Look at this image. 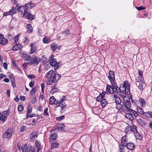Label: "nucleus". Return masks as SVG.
<instances>
[{"label":"nucleus","instance_id":"obj_15","mask_svg":"<svg viewBox=\"0 0 152 152\" xmlns=\"http://www.w3.org/2000/svg\"><path fill=\"white\" fill-rule=\"evenodd\" d=\"M126 135H125L122 137L121 139V142L122 145L124 147H125V145L126 144L127 141L126 139Z\"/></svg>","mask_w":152,"mask_h":152},{"label":"nucleus","instance_id":"obj_34","mask_svg":"<svg viewBox=\"0 0 152 152\" xmlns=\"http://www.w3.org/2000/svg\"><path fill=\"white\" fill-rule=\"evenodd\" d=\"M19 52L20 53V55L22 57L25 58L27 56V54L26 53H24V52L22 53L23 51L21 50Z\"/></svg>","mask_w":152,"mask_h":152},{"label":"nucleus","instance_id":"obj_57","mask_svg":"<svg viewBox=\"0 0 152 152\" xmlns=\"http://www.w3.org/2000/svg\"><path fill=\"white\" fill-rule=\"evenodd\" d=\"M37 120L38 119L37 118L36 119H33L32 121V123L33 124H32V125H35V124L36 123Z\"/></svg>","mask_w":152,"mask_h":152},{"label":"nucleus","instance_id":"obj_2","mask_svg":"<svg viewBox=\"0 0 152 152\" xmlns=\"http://www.w3.org/2000/svg\"><path fill=\"white\" fill-rule=\"evenodd\" d=\"M130 86L127 81H125L122 86L119 88L118 87L117 92L118 93L119 91L120 93H125L127 95H129L130 94Z\"/></svg>","mask_w":152,"mask_h":152},{"label":"nucleus","instance_id":"obj_10","mask_svg":"<svg viewBox=\"0 0 152 152\" xmlns=\"http://www.w3.org/2000/svg\"><path fill=\"white\" fill-rule=\"evenodd\" d=\"M16 9L15 7H13L12 9L9 11L4 13L3 16H5L8 15H12L14 14L16 12Z\"/></svg>","mask_w":152,"mask_h":152},{"label":"nucleus","instance_id":"obj_27","mask_svg":"<svg viewBox=\"0 0 152 152\" xmlns=\"http://www.w3.org/2000/svg\"><path fill=\"white\" fill-rule=\"evenodd\" d=\"M114 98L115 100V103L116 104L121 103V101L119 97L117 96L116 95H114Z\"/></svg>","mask_w":152,"mask_h":152},{"label":"nucleus","instance_id":"obj_48","mask_svg":"<svg viewBox=\"0 0 152 152\" xmlns=\"http://www.w3.org/2000/svg\"><path fill=\"white\" fill-rule=\"evenodd\" d=\"M58 126L59 127V128H61L63 129H64V128L65 127V125L64 124L62 123L59 124Z\"/></svg>","mask_w":152,"mask_h":152},{"label":"nucleus","instance_id":"obj_18","mask_svg":"<svg viewBox=\"0 0 152 152\" xmlns=\"http://www.w3.org/2000/svg\"><path fill=\"white\" fill-rule=\"evenodd\" d=\"M130 114H126L125 116L128 119L132 121L134 119L133 115L131 113H130Z\"/></svg>","mask_w":152,"mask_h":152},{"label":"nucleus","instance_id":"obj_44","mask_svg":"<svg viewBox=\"0 0 152 152\" xmlns=\"http://www.w3.org/2000/svg\"><path fill=\"white\" fill-rule=\"evenodd\" d=\"M35 146L36 148L40 147V143L39 142L38 140H36L35 142Z\"/></svg>","mask_w":152,"mask_h":152},{"label":"nucleus","instance_id":"obj_49","mask_svg":"<svg viewBox=\"0 0 152 152\" xmlns=\"http://www.w3.org/2000/svg\"><path fill=\"white\" fill-rule=\"evenodd\" d=\"M28 77L31 79H33L35 77V76L34 75L31 74L27 76Z\"/></svg>","mask_w":152,"mask_h":152},{"label":"nucleus","instance_id":"obj_16","mask_svg":"<svg viewBox=\"0 0 152 152\" xmlns=\"http://www.w3.org/2000/svg\"><path fill=\"white\" fill-rule=\"evenodd\" d=\"M144 118L145 119H146V118L150 117L152 118V112L149 111L146 112L144 115Z\"/></svg>","mask_w":152,"mask_h":152},{"label":"nucleus","instance_id":"obj_62","mask_svg":"<svg viewBox=\"0 0 152 152\" xmlns=\"http://www.w3.org/2000/svg\"><path fill=\"white\" fill-rule=\"evenodd\" d=\"M138 74L140 76L142 77V71H140L139 70H138Z\"/></svg>","mask_w":152,"mask_h":152},{"label":"nucleus","instance_id":"obj_28","mask_svg":"<svg viewBox=\"0 0 152 152\" xmlns=\"http://www.w3.org/2000/svg\"><path fill=\"white\" fill-rule=\"evenodd\" d=\"M137 111L138 113L141 115H144L145 113L141 108H140L139 107L137 108Z\"/></svg>","mask_w":152,"mask_h":152},{"label":"nucleus","instance_id":"obj_33","mask_svg":"<svg viewBox=\"0 0 152 152\" xmlns=\"http://www.w3.org/2000/svg\"><path fill=\"white\" fill-rule=\"evenodd\" d=\"M140 103L142 104V106H144L145 105V102L144 99L142 98L140 99Z\"/></svg>","mask_w":152,"mask_h":152},{"label":"nucleus","instance_id":"obj_11","mask_svg":"<svg viewBox=\"0 0 152 152\" xmlns=\"http://www.w3.org/2000/svg\"><path fill=\"white\" fill-rule=\"evenodd\" d=\"M125 146H126L128 149L131 150H133L135 148V146L134 144L132 142H129L127 143L125 145Z\"/></svg>","mask_w":152,"mask_h":152},{"label":"nucleus","instance_id":"obj_39","mask_svg":"<svg viewBox=\"0 0 152 152\" xmlns=\"http://www.w3.org/2000/svg\"><path fill=\"white\" fill-rule=\"evenodd\" d=\"M48 108H46L45 109V110H44V113H43V115H45L46 116H48L49 115V114L48 113Z\"/></svg>","mask_w":152,"mask_h":152},{"label":"nucleus","instance_id":"obj_51","mask_svg":"<svg viewBox=\"0 0 152 152\" xmlns=\"http://www.w3.org/2000/svg\"><path fill=\"white\" fill-rule=\"evenodd\" d=\"M37 101L35 97L32 98L31 100V103L32 104H34L36 103Z\"/></svg>","mask_w":152,"mask_h":152},{"label":"nucleus","instance_id":"obj_58","mask_svg":"<svg viewBox=\"0 0 152 152\" xmlns=\"http://www.w3.org/2000/svg\"><path fill=\"white\" fill-rule=\"evenodd\" d=\"M26 127L25 126H22L21 128V129H20V131L22 132H23L26 129Z\"/></svg>","mask_w":152,"mask_h":152},{"label":"nucleus","instance_id":"obj_59","mask_svg":"<svg viewBox=\"0 0 152 152\" xmlns=\"http://www.w3.org/2000/svg\"><path fill=\"white\" fill-rule=\"evenodd\" d=\"M34 84V81H32L29 83V86L30 87H32L33 86Z\"/></svg>","mask_w":152,"mask_h":152},{"label":"nucleus","instance_id":"obj_23","mask_svg":"<svg viewBox=\"0 0 152 152\" xmlns=\"http://www.w3.org/2000/svg\"><path fill=\"white\" fill-rule=\"evenodd\" d=\"M26 28L28 29L27 32L29 33L33 31L32 27L30 24H28L27 25Z\"/></svg>","mask_w":152,"mask_h":152},{"label":"nucleus","instance_id":"obj_3","mask_svg":"<svg viewBox=\"0 0 152 152\" xmlns=\"http://www.w3.org/2000/svg\"><path fill=\"white\" fill-rule=\"evenodd\" d=\"M56 72L54 71V73L52 74V76L48 82V85H51L53 83H56L61 78V75L59 74H56Z\"/></svg>","mask_w":152,"mask_h":152},{"label":"nucleus","instance_id":"obj_13","mask_svg":"<svg viewBox=\"0 0 152 152\" xmlns=\"http://www.w3.org/2000/svg\"><path fill=\"white\" fill-rule=\"evenodd\" d=\"M8 42V40L4 37L0 38V44L2 45H6Z\"/></svg>","mask_w":152,"mask_h":152},{"label":"nucleus","instance_id":"obj_63","mask_svg":"<svg viewBox=\"0 0 152 152\" xmlns=\"http://www.w3.org/2000/svg\"><path fill=\"white\" fill-rule=\"evenodd\" d=\"M64 34H66V35L69 34L70 33V31L69 30H67L63 32Z\"/></svg>","mask_w":152,"mask_h":152},{"label":"nucleus","instance_id":"obj_50","mask_svg":"<svg viewBox=\"0 0 152 152\" xmlns=\"http://www.w3.org/2000/svg\"><path fill=\"white\" fill-rule=\"evenodd\" d=\"M26 57L25 58L24 60L25 61H30L31 59V56L29 55H27V56H26Z\"/></svg>","mask_w":152,"mask_h":152},{"label":"nucleus","instance_id":"obj_64","mask_svg":"<svg viewBox=\"0 0 152 152\" xmlns=\"http://www.w3.org/2000/svg\"><path fill=\"white\" fill-rule=\"evenodd\" d=\"M7 64L6 62H4L3 63V66L5 69L7 68Z\"/></svg>","mask_w":152,"mask_h":152},{"label":"nucleus","instance_id":"obj_52","mask_svg":"<svg viewBox=\"0 0 152 152\" xmlns=\"http://www.w3.org/2000/svg\"><path fill=\"white\" fill-rule=\"evenodd\" d=\"M136 8L137 10H144L145 9V8L142 6H140L139 7H136Z\"/></svg>","mask_w":152,"mask_h":152},{"label":"nucleus","instance_id":"obj_29","mask_svg":"<svg viewBox=\"0 0 152 152\" xmlns=\"http://www.w3.org/2000/svg\"><path fill=\"white\" fill-rule=\"evenodd\" d=\"M136 84L138 86V88L141 90L143 89V84L142 83H140L138 82L137 83H136Z\"/></svg>","mask_w":152,"mask_h":152},{"label":"nucleus","instance_id":"obj_7","mask_svg":"<svg viewBox=\"0 0 152 152\" xmlns=\"http://www.w3.org/2000/svg\"><path fill=\"white\" fill-rule=\"evenodd\" d=\"M40 62V59L38 58L35 56H33L32 57L31 60L28 62V64L32 65L34 64L37 65Z\"/></svg>","mask_w":152,"mask_h":152},{"label":"nucleus","instance_id":"obj_22","mask_svg":"<svg viewBox=\"0 0 152 152\" xmlns=\"http://www.w3.org/2000/svg\"><path fill=\"white\" fill-rule=\"evenodd\" d=\"M56 101V99H55L54 96H52L50 98L49 100V103L51 105H53L55 103Z\"/></svg>","mask_w":152,"mask_h":152},{"label":"nucleus","instance_id":"obj_42","mask_svg":"<svg viewBox=\"0 0 152 152\" xmlns=\"http://www.w3.org/2000/svg\"><path fill=\"white\" fill-rule=\"evenodd\" d=\"M130 110L132 112V113L133 115V116L134 115L135 117H136L138 116V113L136 112L131 109H130Z\"/></svg>","mask_w":152,"mask_h":152},{"label":"nucleus","instance_id":"obj_45","mask_svg":"<svg viewBox=\"0 0 152 152\" xmlns=\"http://www.w3.org/2000/svg\"><path fill=\"white\" fill-rule=\"evenodd\" d=\"M32 110L31 107L29 106L28 108H27V112L26 113V115H28V113H31L32 111Z\"/></svg>","mask_w":152,"mask_h":152},{"label":"nucleus","instance_id":"obj_35","mask_svg":"<svg viewBox=\"0 0 152 152\" xmlns=\"http://www.w3.org/2000/svg\"><path fill=\"white\" fill-rule=\"evenodd\" d=\"M117 105L116 106V108L118 109H120L122 108V107H124L120 103L116 104Z\"/></svg>","mask_w":152,"mask_h":152},{"label":"nucleus","instance_id":"obj_60","mask_svg":"<svg viewBox=\"0 0 152 152\" xmlns=\"http://www.w3.org/2000/svg\"><path fill=\"white\" fill-rule=\"evenodd\" d=\"M123 104L125 107V108L127 110H128L129 109V107H128V106L126 105V104L124 102H123Z\"/></svg>","mask_w":152,"mask_h":152},{"label":"nucleus","instance_id":"obj_54","mask_svg":"<svg viewBox=\"0 0 152 152\" xmlns=\"http://www.w3.org/2000/svg\"><path fill=\"white\" fill-rule=\"evenodd\" d=\"M124 102L125 103H128L130 102V100L129 98H127L126 99H124Z\"/></svg>","mask_w":152,"mask_h":152},{"label":"nucleus","instance_id":"obj_32","mask_svg":"<svg viewBox=\"0 0 152 152\" xmlns=\"http://www.w3.org/2000/svg\"><path fill=\"white\" fill-rule=\"evenodd\" d=\"M59 145V144L58 143H53L51 144V148L53 149L56 148L58 147Z\"/></svg>","mask_w":152,"mask_h":152},{"label":"nucleus","instance_id":"obj_53","mask_svg":"<svg viewBox=\"0 0 152 152\" xmlns=\"http://www.w3.org/2000/svg\"><path fill=\"white\" fill-rule=\"evenodd\" d=\"M36 48H31V50L30 53L32 54L36 51Z\"/></svg>","mask_w":152,"mask_h":152},{"label":"nucleus","instance_id":"obj_40","mask_svg":"<svg viewBox=\"0 0 152 152\" xmlns=\"http://www.w3.org/2000/svg\"><path fill=\"white\" fill-rule=\"evenodd\" d=\"M15 47H16L17 48H22L23 45L21 44L18 43L14 45L12 48H15Z\"/></svg>","mask_w":152,"mask_h":152},{"label":"nucleus","instance_id":"obj_17","mask_svg":"<svg viewBox=\"0 0 152 152\" xmlns=\"http://www.w3.org/2000/svg\"><path fill=\"white\" fill-rule=\"evenodd\" d=\"M9 110H7L3 112L2 114L4 115V118H3L2 117L1 118L2 120H4V121L6 120L7 117H8V115L9 114Z\"/></svg>","mask_w":152,"mask_h":152},{"label":"nucleus","instance_id":"obj_61","mask_svg":"<svg viewBox=\"0 0 152 152\" xmlns=\"http://www.w3.org/2000/svg\"><path fill=\"white\" fill-rule=\"evenodd\" d=\"M61 103H62L61 102V101L60 100L59 101H57L56 102H55L54 104L56 105H57L58 104H59L57 106L58 107V106H60V105H61Z\"/></svg>","mask_w":152,"mask_h":152},{"label":"nucleus","instance_id":"obj_9","mask_svg":"<svg viewBox=\"0 0 152 152\" xmlns=\"http://www.w3.org/2000/svg\"><path fill=\"white\" fill-rule=\"evenodd\" d=\"M57 60L56 58L52 59L50 61V64L51 66H54V69L56 70L57 69L59 68V66L57 65V62L56 61Z\"/></svg>","mask_w":152,"mask_h":152},{"label":"nucleus","instance_id":"obj_19","mask_svg":"<svg viewBox=\"0 0 152 152\" xmlns=\"http://www.w3.org/2000/svg\"><path fill=\"white\" fill-rule=\"evenodd\" d=\"M134 135L136 139L140 140H142V135L140 133H138V132L134 134Z\"/></svg>","mask_w":152,"mask_h":152},{"label":"nucleus","instance_id":"obj_36","mask_svg":"<svg viewBox=\"0 0 152 152\" xmlns=\"http://www.w3.org/2000/svg\"><path fill=\"white\" fill-rule=\"evenodd\" d=\"M65 116L63 115L56 118V120L58 121H61L64 119Z\"/></svg>","mask_w":152,"mask_h":152},{"label":"nucleus","instance_id":"obj_30","mask_svg":"<svg viewBox=\"0 0 152 152\" xmlns=\"http://www.w3.org/2000/svg\"><path fill=\"white\" fill-rule=\"evenodd\" d=\"M50 39L47 37L45 36L44 37L43 39V42L44 43H48L50 42Z\"/></svg>","mask_w":152,"mask_h":152},{"label":"nucleus","instance_id":"obj_21","mask_svg":"<svg viewBox=\"0 0 152 152\" xmlns=\"http://www.w3.org/2000/svg\"><path fill=\"white\" fill-rule=\"evenodd\" d=\"M26 18L28 19H31V20H33L34 19V16H33L31 15L30 13H26V16H24Z\"/></svg>","mask_w":152,"mask_h":152},{"label":"nucleus","instance_id":"obj_1","mask_svg":"<svg viewBox=\"0 0 152 152\" xmlns=\"http://www.w3.org/2000/svg\"><path fill=\"white\" fill-rule=\"evenodd\" d=\"M130 86L127 81H125L122 86L119 88L118 87L117 92L118 93L119 91L120 93H125L127 95H129L130 94Z\"/></svg>","mask_w":152,"mask_h":152},{"label":"nucleus","instance_id":"obj_43","mask_svg":"<svg viewBox=\"0 0 152 152\" xmlns=\"http://www.w3.org/2000/svg\"><path fill=\"white\" fill-rule=\"evenodd\" d=\"M36 90H37V88H33L30 91V93L31 94H34L35 93Z\"/></svg>","mask_w":152,"mask_h":152},{"label":"nucleus","instance_id":"obj_56","mask_svg":"<svg viewBox=\"0 0 152 152\" xmlns=\"http://www.w3.org/2000/svg\"><path fill=\"white\" fill-rule=\"evenodd\" d=\"M26 116H27V118H28L29 117H35V116H36V115L35 114H30L29 115H28H28H26Z\"/></svg>","mask_w":152,"mask_h":152},{"label":"nucleus","instance_id":"obj_8","mask_svg":"<svg viewBox=\"0 0 152 152\" xmlns=\"http://www.w3.org/2000/svg\"><path fill=\"white\" fill-rule=\"evenodd\" d=\"M13 131L11 129H8L4 133L3 137L4 138H9L12 136Z\"/></svg>","mask_w":152,"mask_h":152},{"label":"nucleus","instance_id":"obj_25","mask_svg":"<svg viewBox=\"0 0 152 152\" xmlns=\"http://www.w3.org/2000/svg\"><path fill=\"white\" fill-rule=\"evenodd\" d=\"M50 139L53 140H56L57 137V134L56 133H53L51 134Z\"/></svg>","mask_w":152,"mask_h":152},{"label":"nucleus","instance_id":"obj_6","mask_svg":"<svg viewBox=\"0 0 152 152\" xmlns=\"http://www.w3.org/2000/svg\"><path fill=\"white\" fill-rule=\"evenodd\" d=\"M18 4H15L16 7H18L17 10L19 12L23 13V14H24V16H26V13H28L27 10L26 9L25 6H19Z\"/></svg>","mask_w":152,"mask_h":152},{"label":"nucleus","instance_id":"obj_24","mask_svg":"<svg viewBox=\"0 0 152 152\" xmlns=\"http://www.w3.org/2000/svg\"><path fill=\"white\" fill-rule=\"evenodd\" d=\"M131 131L134 134L137 132L138 131L137 129V126L134 125H133L131 126Z\"/></svg>","mask_w":152,"mask_h":152},{"label":"nucleus","instance_id":"obj_46","mask_svg":"<svg viewBox=\"0 0 152 152\" xmlns=\"http://www.w3.org/2000/svg\"><path fill=\"white\" fill-rule=\"evenodd\" d=\"M104 98L101 96L100 95V94L96 98V101L98 102H100L101 100L103 99Z\"/></svg>","mask_w":152,"mask_h":152},{"label":"nucleus","instance_id":"obj_4","mask_svg":"<svg viewBox=\"0 0 152 152\" xmlns=\"http://www.w3.org/2000/svg\"><path fill=\"white\" fill-rule=\"evenodd\" d=\"M118 87L117 86L116 83H115V86H113L112 85V86L108 84L107 85L106 91L110 94H113L114 92H117Z\"/></svg>","mask_w":152,"mask_h":152},{"label":"nucleus","instance_id":"obj_5","mask_svg":"<svg viewBox=\"0 0 152 152\" xmlns=\"http://www.w3.org/2000/svg\"><path fill=\"white\" fill-rule=\"evenodd\" d=\"M109 75L108 77L110 80L111 84L113 85L114 86H115V83L114 82L115 80L114 72L113 71L110 70L109 72Z\"/></svg>","mask_w":152,"mask_h":152},{"label":"nucleus","instance_id":"obj_41","mask_svg":"<svg viewBox=\"0 0 152 152\" xmlns=\"http://www.w3.org/2000/svg\"><path fill=\"white\" fill-rule=\"evenodd\" d=\"M66 106V104L65 103H63V102L61 103V104L60 105V106L61 107V112H63V109L64 107H65Z\"/></svg>","mask_w":152,"mask_h":152},{"label":"nucleus","instance_id":"obj_20","mask_svg":"<svg viewBox=\"0 0 152 152\" xmlns=\"http://www.w3.org/2000/svg\"><path fill=\"white\" fill-rule=\"evenodd\" d=\"M51 87L52 89L51 92H52L53 94H54L55 92H57V90L54 91L55 89L57 90V84L56 83H55Z\"/></svg>","mask_w":152,"mask_h":152},{"label":"nucleus","instance_id":"obj_31","mask_svg":"<svg viewBox=\"0 0 152 152\" xmlns=\"http://www.w3.org/2000/svg\"><path fill=\"white\" fill-rule=\"evenodd\" d=\"M100 102L102 106L103 107H104L107 103L105 99L104 98L101 100Z\"/></svg>","mask_w":152,"mask_h":152},{"label":"nucleus","instance_id":"obj_37","mask_svg":"<svg viewBox=\"0 0 152 152\" xmlns=\"http://www.w3.org/2000/svg\"><path fill=\"white\" fill-rule=\"evenodd\" d=\"M18 109L19 111H22L23 110V106L22 105H19L18 107Z\"/></svg>","mask_w":152,"mask_h":152},{"label":"nucleus","instance_id":"obj_55","mask_svg":"<svg viewBox=\"0 0 152 152\" xmlns=\"http://www.w3.org/2000/svg\"><path fill=\"white\" fill-rule=\"evenodd\" d=\"M131 126L129 127V126H127L126 127V129L125 130V132H127L128 131H129V130H131Z\"/></svg>","mask_w":152,"mask_h":152},{"label":"nucleus","instance_id":"obj_14","mask_svg":"<svg viewBox=\"0 0 152 152\" xmlns=\"http://www.w3.org/2000/svg\"><path fill=\"white\" fill-rule=\"evenodd\" d=\"M54 73V71L53 70H50L45 75V77L47 78L50 79L52 76V74Z\"/></svg>","mask_w":152,"mask_h":152},{"label":"nucleus","instance_id":"obj_38","mask_svg":"<svg viewBox=\"0 0 152 152\" xmlns=\"http://www.w3.org/2000/svg\"><path fill=\"white\" fill-rule=\"evenodd\" d=\"M26 145H22V150L23 152H26L27 148L26 147Z\"/></svg>","mask_w":152,"mask_h":152},{"label":"nucleus","instance_id":"obj_47","mask_svg":"<svg viewBox=\"0 0 152 152\" xmlns=\"http://www.w3.org/2000/svg\"><path fill=\"white\" fill-rule=\"evenodd\" d=\"M19 37V34L16 35L14 38V40L15 42H18Z\"/></svg>","mask_w":152,"mask_h":152},{"label":"nucleus","instance_id":"obj_26","mask_svg":"<svg viewBox=\"0 0 152 152\" xmlns=\"http://www.w3.org/2000/svg\"><path fill=\"white\" fill-rule=\"evenodd\" d=\"M32 136H31V139L32 140H34L35 139V138H37L38 136V135L37 133L35 132H32L31 134Z\"/></svg>","mask_w":152,"mask_h":152},{"label":"nucleus","instance_id":"obj_12","mask_svg":"<svg viewBox=\"0 0 152 152\" xmlns=\"http://www.w3.org/2000/svg\"><path fill=\"white\" fill-rule=\"evenodd\" d=\"M34 5V4L32 2L30 1L29 3L26 4L25 5V6L26 9L27 10L28 12L29 10L33 7Z\"/></svg>","mask_w":152,"mask_h":152}]
</instances>
